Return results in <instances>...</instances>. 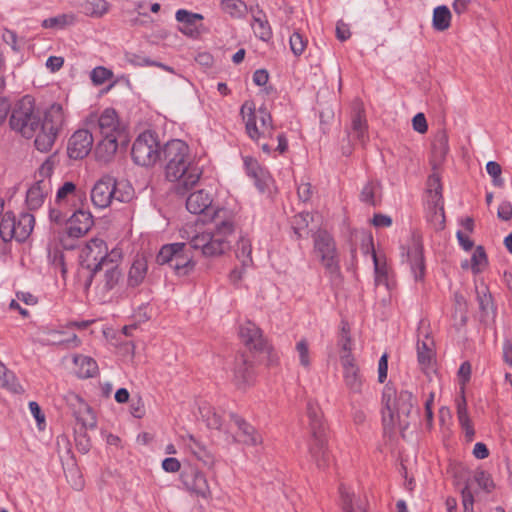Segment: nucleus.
<instances>
[{
    "label": "nucleus",
    "mask_w": 512,
    "mask_h": 512,
    "mask_svg": "<svg viewBox=\"0 0 512 512\" xmlns=\"http://www.w3.org/2000/svg\"><path fill=\"white\" fill-rule=\"evenodd\" d=\"M235 222L233 214L225 209H219L214 215V228L207 231H197L190 235L186 229L181 230L186 243L164 245L158 255L160 265L168 264L178 276H186L193 271L195 262L191 248L200 250L205 256H217L230 248L234 233Z\"/></svg>",
    "instance_id": "1"
},
{
    "label": "nucleus",
    "mask_w": 512,
    "mask_h": 512,
    "mask_svg": "<svg viewBox=\"0 0 512 512\" xmlns=\"http://www.w3.org/2000/svg\"><path fill=\"white\" fill-rule=\"evenodd\" d=\"M165 177L174 184L178 194H185L200 180L203 170L195 161L188 144L180 139L168 141L163 147Z\"/></svg>",
    "instance_id": "2"
},
{
    "label": "nucleus",
    "mask_w": 512,
    "mask_h": 512,
    "mask_svg": "<svg viewBox=\"0 0 512 512\" xmlns=\"http://www.w3.org/2000/svg\"><path fill=\"white\" fill-rule=\"evenodd\" d=\"M84 125L98 130L100 139L95 148V155L101 161L111 160L119 145L127 142L126 127L114 108H105L99 114L90 112L84 119Z\"/></svg>",
    "instance_id": "3"
},
{
    "label": "nucleus",
    "mask_w": 512,
    "mask_h": 512,
    "mask_svg": "<svg viewBox=\"0 0 512 512\" xmlns=\"http://www.w3.org/2000/svg\"><path fill=\"white\" fill-rule=\"evenodd\" d=\"M382 422L385 431L399 430L403 433L411 423L416 399L409 391L393 393L386 390L383 395Z\"/></svg>",
    "instance_id": "4"
},
{
    "label": "nucleus",
    "mask_w": 512,
    "mask_h": 512,
    "mask_svg": "<svg viewBox=\"0 0 512 512\" xmlns=\"http://www.w3.org/2000/svg\"><path fill=\"white\" fill-rule=\"evenodd\" d=\"M67 113L61 103H52L40 116V128L35 138V146L41 152L49 151L59 133L66 125Z\"/></svg>",
    "instance_id": "5"
},
{
    "label": "nucleus",
    "mask_w": 512,
    "mask_h": 512,
    "mask_svg": "<svg viewBox=\"0 0 512 512\" xmlns=\"http://www.w3.org/2000/svg\"><path fill=\"white\" fill-rule=\"evenodd\" d=\"M240 115L245 123L246 132L252 140L259 141L261 138L272 136V118L265 107L257 110L254 101L247 100L241 106Z\"/></svg>",
    "instance_id": "6"
},
{
    "label": "nucleus",
    "mask_w": 512,
    "mask_h": 512,
    "mask_svg": "<svg viewBox=\"0 0 512 512\" xmlns=\"http://www.w3.org/2000/svg\"><path fill=\"white\" fill-rule=\"evenodd\" d=\"M133 196V190L128 184L117 183L110 176L99 179L91 190V201L96 208L104 209L113 200L128 202Z\"/></svg>",
    "instance_id": "7"
},
{
    "label": "nucleus",
    "mask_w": 512,
    "mask_h": 512,
    "mask_svg": "<svg viewBox=\"0 0 512 512\" xmlns=\"http://www.w3.org/2000/svg\"><path fill=\"white\" fill-rule=\"evenodd\" d=\"M10 126L25 138L36 137L40 128V114L31 96H24L16 104L10 118Z\"/></svg>",
    "instance_id": "8"
},
{
    "label": "nucleus",
    "mask_w": 512,
    "mask_h": 512,
    "mask_svg": "<svg viewBox=\"0 0 512 512\" xmlns=\"http://www.w3.org/2000/svg\"><path fill=\"white\" fill-rule=\"evenodd\" d=\"M82 198L73 182H65L56 193L54 204L49 210V219L55 224H62L77 209V202Z\"/></svg>",
    "instance_id": "9"
},
{
    "label": "nucleus",
    "mask_w": 512,
    "mask_h": 512,
    "mask_svg": "<svg viewBox=\"0 0 512 512\" xmlns=\"http://www.w3.org/2000/svg\"><path fill=\"white\" fill-rule=\"evenodd\" d=\"M54 170V162L47 159L39 167L35 175V182L26 193V204L30 210L39 209L52 191L51 175Z\"/></svg>",
    "instance_id": "10"
},
{
    "label": "nucleus",
    "mask_w": 512,
    "mask_h": 512,
    "mask_svg": "<svg viewBox=\"0 0 512 512\" xmlns=\"http://www.w3.org/2000/svg\"><path fill=\"white\" fill-rule=\"evenodd\" d=\"M34 216L30 213H22L18 218L12 212H6L0 221V237L4 242L12 239L25 241L33 231Z\"/></svg>",
    "instance_id": "11"
},
{
    "label": "nucleus",
    "mask_w": 512,
    "mask_h": 512,
    "mask_svg": "<svg viewBox=\"0 0 512 512\" xmlns=\"http://www.w3.org/2000/svg\"><path fill=\"white\" fill-rule=\"evenodd\" d=\"M402 262L407 263L415 281H422L425 276V261L421 236L413 233L401 246Z\"/></svg>",
    "instance_id": "12"
},
{
    "label": "nucleus",
    "mask_w": 512,
    "mask_h": 512,
    "mask_svg": "<svg viewBox=\"0 0 512 512\" xmlns=\"http://www.w3.org/2000/svg\"><path fill=\"white\" fill-rule=\"evenodd\" d=\"M112 250L108 251L107 244L102 239H91L81 250L80 263L96 276L99 269L110 261Z\"/></svg>",
    "instance_id": "13"
},
{
    "label": "nucleus",
    "mask_w": 512,
    "mask_h": 512,
    "mask_svg": "<svg viewBox=\"0 0 512 512\" xmlns=\"http://www.w3.org/2000/svg\"><path fill=\"white\" fill-rule=\"evenodd\" d=\"M160 157V145L150 131L141 133L133 143L132 158L141 166H153Z\"/></svg>",
    "instance_id": "14"
},
{
    "label": "nucleus",
    "mask_w": 512,
    "mask_h": 512,
    "mask_svg": "<svg viewBox=\"0 0 512 512\" xmlns=\"http://www.w3.org/2000/svg\"><path fill=\"white\" fill-rule=\"evenodd\" d=\"M122 260V252L118 248L112 249L110 261L99 269L96 276H92L97 283V288L103 294L115 289L122 279V271L119 265Z\"/></svg>",
    "instance_id": "15"
},
{
    "label": "nucleus",
    "mask_w": 512,
    "mask_h": 512,
    "mask_svg": "<svg viewBox=\"0 0 512 512\" xmlns=\"http://www.w3.org/2000/svg\"><path fill=\"white\" fill-rule=\"evenodd\" d=\"M471 371L472 369L469 362H463L458 370V378L461 385V397L457 401V418L468 441H472L475 436V430L468 414L467 402L464 396L465 385L470 380Z\"/></svg>",
    "instance_id": "16"
},
{
    "label": "nucleus",
    "mask_w": 512,
    "mask_h": 512,
    "mask_svg": "<svg viewBox=\"0 0 512 512\" xmlns=\"http://www.w3.org/2000/svg\"><path fill=\"white\" fill-rule=\"evenodd\" d=\"M314 251L321 264L330 274L339 272V259L335 242L327 232H319L316 235Z\"/></svg>",
    "instance_id": "17"
},
{
    "label": "nucleus",
    "mask_w": 512,
    "mask_h": 512,
    "mask_svg": "<svg viewBox=\"0 0 512 512\" xmlns=\"http://www.w3.org/2000/svg\"><path fill=\"white\" fill-rule=\"evenodd\" d=\"M64 222L67 236L73 239L85 236L94 225L92 214L81 208L75 209Z\"/></svg>",
    "instance_id": "18"
},
{
    "label": "nucleus",
    "mask_w": 512,
    "mask_h": 512,
    "mask_svg": "<svg viewBox=\"0 0 512 512\" xmlns=\"http://www.w3.org/2000/svg\"><path fill=\"white\" fill-rule=\"evenodd\" d=\"M428 204L434 210L433 220L442 225L444 222V209L442 200V185L440 175L434 170L427 181Z\"/></svg>",
    "instance_id": "19"
},
{
    "label": "nucleus",
    "mask_w": 512,
    "mask_h": 512,
    "mask_svg": "<svg viewBox=\"0 0 512 512\" xmlns=\"http://www.w3.org/2000/svg\"><path fill=\"white\" fill-rule=\"evenodd\" d=\"M93 141V135L88 127L75 131L68 142L69 157L83 159L90 153Z\"/></svg>",
    "instance_id": "20"
},
{
    "label": "nucleus",
    "mask_w": 512,
    "mask_h": 512,
    "mask_svg": "<svg viewBox=\"0 0 512 512\" xmlns=\"http://www.w3.org/2000/svg\"><path fill=\"white\" fill-rule=\"evenodd\" d=\"M309 453L311 459L319 469H325L333 463V457L328 448L326 434L310 438Z\"/></svg>",
    "instance_id": "21"
},
{
    "label": "nucleus",
    "mask_w": 512,
    "mask_h": 512,
    "mask_svg": "<svg viewBox=\"0 0 512 512\" xmlns=\"http://www.w3.org/2000/svg\"><path fill=\"white\" fill-rule=\"evenodd\" d=\"M341 365L343 368V378L346 387L353 393H361L363 378L360 374L355 358L350 354H344L341 356Z\"/></svg>",
    "instance_id": "22"
},
{
    "label": "nucleus",
    "mask_w": 512,
    "mask_h": 512,
    "mask_svg": "<svg viewBox=\"0 0 512 512\" xmlns=\"http://www.w3.org/2000/svg\"><path fill=\"white\" fill-rule=\"evenodd\" d=\"M230 429L234 434V439L245 445L256 446L262 442L260 434L252 425L240 417L234 416L231 420Z\"/></svg>",
    "instance_id": "23"
},
{
    "label": "nucleus",
    "mask_w": 512,
    "mask_h": 512,
    "mask_svg": "<svg viewBox=\"0 0 512 512\" xmlns=\"http://www.w3.org/2000/svg\"><path fill=\"white\" fill-rule=\"evenodd\" d=\"M239 336L243 343L251 350L264 351L268 349L262 331L253 322L247 321L240 326Z\"/></svg>",
    "instance_id": "24"
},
{
    "label": "nucleus",
    "mask_w": 512,
    "mask_h": 512,
    "mask_svg": "<svg viewBox=\"0 0 512 512\" xmlns=\"http://www.w3.org/2000/svg\"><path fill=\"white\" fill-rule=\"evenodd\" d=\"M232 373V382L240 390H246L255 382V373L252 364L243 357L235 360Z\"/></svg>",
    "instance_id": "25"
},
{
    "label": "nucleus",
    "mask_w": 512,
    "mask_h": 512,
    "mask_svg": "<svg viewBox=\"0 0 512 512\" xmlns=\"http://www.w3.org/2000/svg\"><path fill=\"white\" fill-rule=\"evenodd\" d=\"M417 361L419 368L426 375L435 371L434 341L431 337L425 336L423 340H418Z\"/></svg>",
    "instance_id": "26"
},
{
    "label": "nucleus",
    "mask_w": 512,
    "mask_h": 512,
    "mask_svg": "<svg viewBox=\"0 0 512 512\" xmlns=\"http://www.w3.org/2000/svg\"><path fill=\"white\" fill-rule=\"evenodd\" d=\"M477 300L481 310V320L485 323L494 322L496 318V308L493 304L492 296L485 284L476 286Z\"/></svg>",
    "instance_id": "27"
},
{
    "label": "nucleus",
    "mask_w": 512,
    "mask_h": 512,
    "mask_svg": "<svg viewBox=\"0 0 512 512\" xmlns=\"http://www.w3.org/2000/svg\"><path fill=\"white\" fill-rule=\"evenodd\" d=\"M213 198L209 192L199 189L186 199V208L192 214H202L212 206Z\"/></svg>",
    "instance_id": "28"
},
{
    "label": "nucleus",
    "mask_w": 512,
    "mask_h": 512,
    "mask_svg": "<svg viewBox=\"0 0 512 512\" xmlns=\"http://www.w3.org/2000/svg\"><path fill=\"white\" fill-rule=\"evenodd\" d=\"M449 151L448 137L445 133L436 135L432 142L430 163L437 170L444 163Z\"/></svg>",
    "instance_id": "29"
},
{
    "label": "nucleus",
    "mask_w": 512,
    "mask_h": 512,
    "mask_svg": "<svg viewBox=\"0 0 512 512\" xmlns=\"http://www.w3.org/2000/svg\"><path fill=\"white\" fill-rule=\"evenodd\" d=\"M243 161L247 174L254 179L256 186L260 190H264L270 181L269 172L254 158L247 156L244 157Z\"/></svg>",
    "instance_id": "30"
},
{
    "label": "nucleus",
    "mask_w": 512,
    "mask_h": 512,
    "mask_svg": "<svg viewBox=\"0 0 512 512\" xmlns=\"http://www.w3.org/2000/svg\"><path fill=\"white\" fill-rule=\"evenodd\" d=\"M183 443L185 447L200 461H202L205 465L211 466L214 464L215 459L213 454L207 449V447L196 439L192 435H187L186 437H182Z\"/></svg>",
    "instance_id": "31"
},
{
    "label": "nucleus",
    "mask_w": 512,
    "mask_h": 512,
    "mask_svg": "<svg viewBox=\"0 0 512 512\" xmlns=\"http://www.w3.org/2000/svg\"><path fill=\"white\" fill-rule=\"evenodd\" d=\"M307 417L309 420V429L311 432V437L326 434L325 424L323 421V413L317 402L308 401Z\"/></svg>",
    "instance_id": "32"
},
{
    "label": "nucleus",
    "mask_w": 512,
    "mask_h": 512,
    "mask_svg": "<svg viewBox=\"0 0 512 512\" xmlns=\"http://www.w3.org/2000/svg\"><path fill=\"white\" fill-rule=\"evenodd\" d=\"M147 260L142 255H137L128 271L127 284L134 288L139 286L147 275Z\"/></svg>",
    "instance_id": "33"
},
{
    "label": "nucleus",
    "mask_w": 512,
    "mask_h": 512,
    "mask_svg": "<svg viewBox=\"0 0 512 512\" xmlns=\"http://www.w3.org/2000/svg\"><path fill=\"white\" fill-rule=\"evenodd\" d=\"M74 4L78 6L85 15L93 18L102 17L110 8L106 0H75Z\"/></svg>",
    "instance_id": "34"
},
{
    "label": "nucleus",
    "mask_w": 512,
    "mask_h": 512,
    "mask_svg": "<svg viewBox=\"0 0 512 512\" xmlns=\"http://www.w3.org/2000/svg\"><path fill=\"white\" fill-rule=\"evenodd\" d=\"M252 11V23L251 27L256 37L263 41H267L272 36V30L267 20L265 13L262 10H251Z\"/></svg>",
    "instance_id": "35"
},
{
    "label": "nucleus",
    "mask_w": 512,
    "mask_h": 512,
    "mask_svg": "<svg viewBox=\"0 0 512 512\" xmlns=\"http://www.w3.org/2000/svg\"><path fill=\"white\" fill-rule=\"evenodd\" d=\"M186 485L187 488L197 497L205 500H208L212 497V492L208 484V480L206 476L200 471L194 472L191 482L187 483Z\"/></svg>",
    "instance_id": "36"
},
{
    "label": "nucleus",
    "mask_w": 512,
    "mask_h": 512,
    "mask_svg": "<svg viewBox=\"0 0 512 512\" xmlns=\"http://www.w3.org/2000/svg\"><path fill=\"white\" fill-rule=\"evenodd\" d=\"M74 364L77 367V374L81 378L93 377L98 371L96 361L85 355H77L74 357Z\"/></svg>",
    "instance_id": "37"
},
{
    "label": "nucleus",
    "mask_w": 512,
    "mask_h": 512,
    "mask_svg": "<svg viewBox=\"0 0 512 512\" xmlns=\"http://www.w3.org/2000/svg\"><path fill=\"white\" fill-rule=\"evenodd\" d=\"M488 264L487 255L482 246H478L472 256L470 264L467 260L461 263V267L463 269L471 268L472 272L475 274L481 273Z\"/></svg>",
    "instance_id": "38"
},
{
    "label": "nucleus",
    "mask_w": 512,
    "mask_h": 512,
    "mask_svg": "<svg viewBox=\"0 0 512 512\" xmlns=\"http://www.w3.org/2000/svg\"><path fill=\"white\" fill-rule=\"evenodd\" d=\"M77 17L74 13H64L43 20L42 27L46 29H64L75 24Z\"/></svg>",
    "instance_id": "39"
},
{
    "label": "nucleus",
    "mask_w": 512,
    "mask_h": 512,
    "mask_svg": "<svg viewBox=\"0 0 512 512\" xmlns=\"http://www.w3.org/2000/svg\"><path fill=\"white\" fill-rule=\"evenodd\" d=\"M351 129L354 137L360 142H364L367 138V121L363 110H357L352 116Z\"/></svg>",
    "instance_id": "40"
},
{
    "label": "nucleus",
    "mask_w": 512,
    "mask_h": 512,
    "mask_svg": "<svg viewBox=\"0 0 512 512\" xmlns=\"http://www.w3.org/2000/svg\"><path fill=\"white\" fill-rule=\"evenodd\" d=\"M451 13L446 6H438L433 12V27L438 31H444L450 27Z\"/></svg>",
    "instance_id": "41"
},
{
    "label": "nucleus",
    "mask_w": 512,
    "mask_h": 512,
    "mask_svg": "<svg viewBox=\"0 0 512 512\" xmlns=\"http://www.w3.org/2000/svg\"><path fill=\"white\" fill-rule=\"evenodd\" d=\"M312 221L310 213H299L293 217L292 228L298 238L307 237L309 234V223Z\"/></svg>",
    "instance_id": "42"
},
{
    "label": "nucleus",
    "mask_w": 512,
    "mask_h": 512,
    "mask_svg": "<svg viewBox=\"0 0 512 512\" xmlns=\"http://www.w3.org/2000/svg\"><path fill=\"white\" fill-rule=\"evenodd\" d=\"M236 255L244 266L252 264V243L248 237H240L237 243Z\"/></svg>",
    "instance_id": "43"
},
{
    "label": "nucleus",
    "mask_w": 512,
    "mask_h": 512,
    "mask_svg": "<svg viewBox=\"0 0 512 512\" xmlns=\"http://www.w3.org/2000/svg\"><path fill=\"white\" fill-rule=\"evenodd\" d=\"M222 10L233 18L244 16L247 6L242 0H220Z\"/></svg>",
    "instance_id": "44"
},
{
    "label": "nucleus",
    "mask_w": 512,
    "mask_h": 512,
    "mask_svg": "<svg viewBox=\"0 0 512 512\" xmlns=\"http://www.w3.org/2000/svg\"><path fill=\"white\" fill-rule=\"evenodd\" d=\"M375 269V283L376 285L388 286V267L384 259L378 256L374 251L372 253Z\"/></svg>",
    "instance_id": "45"
},
{
    "label": "nucleus",
    "mask_w": 512,
    "mask_h": 512,
    "mask_svg": "<svg viewBox=\"0 0 512 512\" xmlns=\"http://www.w3.org/2000/svg\"><path fill=\"white\" fill-rule=\"evenodd\" d=\"M295 351L298 356L299 364L305 368L309 369L312 362L310 345L307 339H300L295 345Z\"/></svg>",
    "instance_id": "46"
},
{
    "label": "nucleus",
    "mask_w": 512,
    "mask_h": 512,
    "mask_svg": "<svg viewBox=\"0 0 512 512\" xmlns=\"http://www.w3.org/2000/svg\"><path fill=\"white\" fill-rule=\"evenodd\" d=\"M380 186L377 182H368L362 188L360 199L369 205H376L379 196Z\"/></svg>",
    "instance_id": "47"
},
{
    "label": "nucleus",
    "mask_w": 512,
    "mask_h": 512,
    "mask_svg": "<svg viewBox=\"0 0 512 512\" xmlns=\"http://www.w3.org/2000/svg\"><path fill=\"white\" fill-rule=\"evenodd\" d=\"M289 44L292 53L299 57L306 50L308 39L306 36L301 34L299 31H294L289 37Z\"/></svg>",
    "instance_id": "48"
},
{
    "label": "nucleus",
    "mask_w": 512,
    "mask_h": 512,
    "mask_svg": "<svg viewBox=\"0 0 512 512\" xmlns=\"http://www.w3.org/2000/svg\"><path fill=\"white\" fill-rule=\"evenodd\" d=\"M175 18L181 23V25H195L197 21H201L203 19V16L201 14L180 9L176 12Z\"/></svg>",
    "instance_id": "49"
},
{
    "label": "nucleus",
    "mask_w": 512,
    "mask_h": 512,
    "mask_svg": "<svg viewBox=\"0 0 512 512\" xmlns=\"http://www.w3.org/2000/svg\"><path fill=\"white\" fill-rule=\"evenodd\" d=\"M112 77V71L103 66H98L91 72V80L95 85H102Z\"/></svg>",
    "instance_id": "50"
},
{
    "label": "nucleus",
    "mask_w": 512,
    "mask_h": 512,
    "mask_svg": "<svg viewBox=\"0 0 512 512\" xmlns=\"http://www.w3.org/2000/svg\"><path fill=\"white\" fill-rule=\"evenodd\" d=\"M474 480L478 486L486 492H491L495 487L491 475L486 471H477L474 475Z\"/></svg>",
    "instance_id": "51"
},
{
    "label": "nucleus",
    "mask_w": 512,
    "mask_h": 512,
    "mask_svg": "<svg viewBox=\"0 0 512 512\" xmlns=\"http://www.w3.org/2000/svg\"><path fill=\"white\" fill-rule=\"evenodd\" d=\"M1 369L4 370L2 385L14 393L23 391L22 386L17 381L15 375L12 372L6 371L4 367H1Z\"/></svg>",
    "instance_id": "52"
},
{
    "label": "nucleus",
    "mask_w": 512,
    "mask_h": 512,
    "mask_svg": "<svg viewBox=\"0 0 512 512\" xmlns=\"http://www.w3.org/2000/svg\"><path fill=\"white\" fill-rule=\"evenodd\" d=\"M343 512H366L365 509L353 501L352 495L341 492Z\"/></svg>",
    "instance_id": "53"
},
{
    "label": "nucleus",
    "mask_w": 512,
    "mask_h": 512,
    "mask_svg": "<svg viewBox=\"0 0 512 512\" xmlns=\"http://www.w3.org/2000/svg\"><path fill=\"white\" fill-rule=\"evenodd\" d=\"M486 171L493 178L494 185L501 186L503 184V179L501 178L502 169L497 162L489 161L486 164Z\"/></svg>",
    "instance_id": "54"
},
{
    "label": "nucleus",
    "mask_w": 512,
    "mask_h": 512,
    "mask_svg": "<svg viewBox=\"0 0 512 512\" xmlns=\"http://www.w3.org/2000/svg\"><path fill=\"white\" fill-rule=\"evenodd\" d=\"M461 497H462V505L464 508V511H472L474 510V494L469 486V484H466L462 491H461Z\"/></svg>",
    "instance_id": "55"
},
{
    "label": "nucleus",
    "mask_w": 512,
    "mask_h": 512,
    "mask_svg": "<svg viewBox=\"0 0 512 512\" xmlns=\"http://www.w3.org/2000/svg\"><path fill=\"white\" fill-rule=\"evenodd\" d=\"M413 129L420 133L425 134L428 130V124L423 113H417L412 119Z\"/></svg>",
    "instance_id": "56"
},
{
    "label": "nucleus",
    "mask_w": 512,
    "mask_h": 512,
    "mask_svg": "<svg viewBox=\"0 0 512 512\" xmlns=\"http://www.w3.org/2000/svg\"><path fill=\"white\" fill-rule=\"evenodd\" d=\"M67 477L69 478V482H70L71 486L75 490L79 491L84 487V480L82 478L81 473L79 472V470L77 468L70 469Z\"/></svg>",
    "instance_id": "57"
},
{
    "label": "nucleus",
    "mask_w": 512,
    "mask_h": 512,
    "mask_svg": "<svg viewBox=\"0 0 512 512\" xmlns=\"http://www.w3.org/2000/svg\"><path fill=\"white\" fill-rule=\"evenodd\" d=\"M1 37L3 42L10 46L13 51L19 50L18 37L15 32L4 29Z\"/></svg>",
    "instance_id": "58"
},
{
    "label": "nucleus",
    "mask_w": 512,
    "mask_h": 512,
    "mask_svg": "<svg viewBox=\"0 0 512 512\" xmlns=\"http://www.w3.org/2000/svg\"><path fill=\"white\" fill-rule=\"evenodd\" d=\"M497 216L503 221L512 218V203L510 201H502L498 206Z\"/></svg>",
    "instance_id": "59"
},
{
    "label": "nucleus",
    "mask_w": 512,
    "mask_h": 512,
    "mask_svg": "<svg viewBox=\"0 0 512 512\" xmlns=\"http://www.w3.org/2000/svg\"><path fill=\"white\" fill-rule=\"evenodd\" d=\"M64 65V58L61 56H50L45 63L46 68L55 73L59 71Z\"/></svg>",
    "instance_id": "60"
},
{
    "label": "nucleus",
    "mask_w": 512,
    "mask_h": 512,
    "mask_svg": "<svg viewBox=\"0 0 512 512\" xmlns=\"http://www.w3.org/2000/svg\"><path fill=\"white\" fill-rule=\"evenodd\" d=\"M471 233H466L464 231H457L456 237L458 239L459 245L465 250L469 251L472 249L474 242L470 237Z\"/></svg>",
    "instance_id": "61"
},
{
    "label": "nucleus",
    "mask_w": 512,
    "mask_h": 512,
    "mask_svg": "<svg viewBox=\"0 0 512 512\" xmlns=\"http://www.w3.org/2000/svg\"><path fill=\"white\" fill-rule=\"evenodd\" d=\"M180 468H181V463L176 458L169 457V458H165L162 461V469L165 472L176 473L180 470Z\"/></svg>",
    "instance_id": "62"
},
{
    "label": "nucleus",
    "mask_w": 512,
    "mask_h": 512,
    "mask_svg": "<svg viewBox=\"0 0 512 512\" xmlns=\"http://www.w3.org/2000/svg\"><path fill=\"white\" fill-rule=\"evenodd\" d=\"M388 356L383 354L378 362V380L383 383L387 378Z\"/></svg>",
    "instance_id": "63"
},
{
    "label": "nucleus",
    "mask_w": 512,
    "mask_h": 512,
    "mask_svg": "<svg viewBox=\"0 0 512 512\" xmlns=\"http://www.w3.org/2000/svg\"><path fill=\"white\" fill-rule=\"evenodd\" d=\"M130 411L135 418H142L144 416L145 408L141 398L137 399L136 401H132L130 405Z\"/></svg>",
    "instance_id": "64"
}]
</instances>
